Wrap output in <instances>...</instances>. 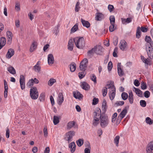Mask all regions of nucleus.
Here are the masks:
<instances>
[{
	"mask_svg": "<svg viewBox=\"0 0 153 153\" xmlns=\"http://www.w3.org/2000/svg\"><path fill=\"white\" fill-rule=\"evenodd\" d=\"M39 82V80L36 78H34V79H31L28 81V82L27 84V86H33L34 83L38 84Z\"/></svg>",
	"mask_w": 153,
	"mask_h": 153,
	"instance_id": "obj_12",
	"label": "nucleus"
},
{
	"mask_svg": "<svg viewBox=\"0 0 153 153\" xmlns=\"http://www.w3.org/2000/svg\"><path fill=\"white\" fill-rule=\"evenodd\" d=\"M127 113V110L126 109H123L118 116L117 119L116 120L117 125H118L122 119L124 117Z\"/></svg>",
	"mask_w": 153,
	"mask_h": 153,
	"instance_id": "obj_6",
	"label": "nucleus"
},
{
	"mask_svg": "<svg viewBox=\"0 0 153 153\" xmlns=\"http://www.w3.org/2000/svg\"><path fill=\"white\" fill-rule=\"evenodd\" d=\"M99 119L93 118V125L94 126H96L99 123Z\"/></svg>",
	"mask_w": 153,
	"mask_h": 153,
	"instance_id": "obj_35",
	"label": "nucleus"
},
{
	"mask_svg": "<svg viewBox=\"0 0 153 153\" xmlns=\"http://www.w3.org/2000/svg\"><path fill=\"white\" fill-rule=\"evenodd\" d=\"M124 104V102L123 101H117L115 104L117 106L122 105Z\"/></svg>",
	"mask_w": 153,
	"mask_h": 153,
	"instance_id": "obj_58",
	"label": "nucleus"
},
{
	"mask_svg": "<svg viewBox=\"0 0 153 153\" xmlns=\"http://www.w3.org/2000/svg\"><path fill=\"white\" fill-rule=\"evenodd\" d=\"M145 40L148 44L149 43L150 44L148 48L153 47V43L151 41V39L150 36H146L145 37Z\"/></svg>",
	"mask_w": 153,
	"mask_h": 153,
	"instance_id": "obj_16",
	"label": "nucleus"
},
{
	"mask_svg": "<svg viewBox=\"0 0 153 153\" xmlns=\"http://www.w3.org/2000/svg\"><path fill=\"white\" fill-rule=\"evenodd\" d=\"M127 43L124 40H122L120 41V47H123V48H125L126 47L127 45Z\"/></svg>",
	"mask_w": 153,
	"mask_h": 153,
	"instance_id": "obj_37",
	"label": "nucleus"
},
{
	"mask_svg": "<svg viewBox=\"0 0 153 153\" xmlns=\"http://www.w3.org/2000/svg\"><path fill=\"white\" fill-rule=\"evenodd\" d=\"M78 29V25L76 24L71 29V33H74Z\"/></svg>",
	"mask_w": 153,
	"mask_h": 153,
	"instance_id": "obj_38",
	"label": "nucleus"
},
{
	"mask_svg": "<svg viewBox=\"0 0 153 153\" xmlns=\"http://www.w3.org/2000/svg\"><path fill=\"white\" fill-rule=\"evenodd\" d=\"M81 86L83 89L85 90H88L90 88L88 84L85 82H83L81 83Z\"/></svg>",
	"mask_w": 153,
	"mask_h": 153,
	"instance_id": "obj_20",
	"label": "nucleus"
},
{
	"mask_svg": "<svg viewBox=\"0 0 153 153\" xmlns=\"http://www.w3.org/2000/svg\"><path fill=\"white\" fill-rule=\"evenodd\" d=\"M95 50V53L97 54H100L102 53V48H93Z\"/></svg>",
	"mask_w": 153,
	"mask_h": 153,
	"instance_id": "obj_42",
	"label": "nucleus"
},
{
	"mask_svg": "<svg viewBox=\"0 0 153 153\" xmlns=\"http://www.w3.org/2000/svg\"><path fill=\"white\" fill-rule=\"evenodd\" d=\"M102 95L104 97L107 94V88L104 87L102 89Z\"/></svg>",
	"mask_w": 153,
	"mask_h": 153,
	"instance_id": "obj_52",
	"label": "nucleus"
},
{
	"mask_svg": "<svg viewBox=\"0 0 153 153\" xmlns=\"http://www.w3.org/2000/svg\"><path fill=\"white\" fill-rule=\"evenodd\" d=\"M117 116V114L116 113H114L112 117L111 122L112 123H114L115 121L116 117Z\"/></svg>",
	"mask_w": 153,
	"mask_h": 153,
	"instance_id": "obj_48",
	"label": "nucleus"
},
{
	"mask_svg": "<svg viewBox=\"0 0 153 153\" xmlns=\"http://www.w3.org/2000/svg\"><path fill=\"white\" fill-rule=\"evenodd\" d=\"M140 30L143 32H146L147 31L148 29L146 27H141L140 28Z\"/></svg>",
	"mask_w": 153,
	"mask_h": 153,
	"instance_id": "obj_63",
	"label": "nucleus"
},
{
	"mask_svg": "<svg viewBox=\"0 0 153 153\" xmlns=\"http://www.w3.org/2000/svg\"><path fill=\"white\" fill-rule=\"evenodd\" d=\"M140 57L142 61L145 64L149 65H151V62L149 59H146L143 56H141Z\"/></svg>",
	"mask_w": 153,
	"mask_h": 153,
	"instance_id": "obj_17",
	"label": "nucleus"
},
{
	"mask_svg": "<svg viewBox=\"0 0 153 153\" xmlns=\"http://www.w3.org/2000/svg\"><path fill=\"white\" fill-rule=\"evenodd\" d=\"M40 62L38 61L36 65L33 67V70L36 73H39L41 71V67L40 66Z\"/></svg>",
	"mask_w": 153,
	"mask_h": 153,
	"instance_id": "obj_13",
	"label": "nucleus"
},
{
	"mask_svg": "<svg viewBox=\"0 0 153 153\" xmlns=\"http://www.w3.org/2000/svg\"><path fill=\"white\" fill-rule=\"evenodd\" d=\"M19 82L21 88L22 90H24L25 88V79L23 75L20 76Z\"/></svg>",
	"mask_w": 153,
	"mask_h": 153,
	"instance_id": "obj_9",
	"label": "nucleus"
},
{
	"mask_svg": "<svg viewBox=\"0 0 153 153\" xmlns=\"http://www.w3.org/2000/svg\"><path fill=\"white\" fill-rule=\"evenodd\" d=\"M64 100V98L62 94V93H59L58 94L57 100V102L58 104L61 105Z\"/></svg>",
	"mask_w": 153,
	"mask_h": 153,
	"instance_id": "obj_10",
	"label": "nucleus"
},
{
	"mask_svg": "<svg viewBox=\"0 0 153 153\" xmlns=\"http://www.w3.org/2000/svg\"><path fill=\"white\" fill-rule=\"evenodd\" d=\"M101 110L98 108H96L93 113V118L100 119V118L102 117L101 116Z\"/></svg>",
	"mask_w": 153,
	"mask_h": 153,
	"instance_id": "obj_8",
	"label": "nucleus"
},
{
	"mask_svg": "<svg viewBox=\"0 0 153 153\" xmlns=\"http://www.w3.org/2000/svg\"><path fill=\"white\" fill-rule=\"evenodd\" d=\"M59 122V117L56 116H54L53 118V123L54 125H56Z\"/></svg>",
	"mask_w": 153,
	"mask_h": 153,
	"instance_id": "obj_36",
	"label": "nucleus"
},
{
	"mask_svg": "<svg viewBox=\"0 0 153 153\" xmlns=\"http://www.w3.org/2000/svg\"><path fill=\"white\" fill-rule=\"evenodd\" d=\"M76 145L74 142L70 143L69 146V148L70 149V151L72 153H74L76 149Z\"/></svg>",
	"mask_w": 153,
	"mask_h": 153,
	"instance_id": "obj_19",
	"label": "nucleus"
},
{
	"mask_svg": "<svg viewBox=\"0 0 153 153\" xmlns=\"http://www.w3.org/2000/svg\"><path fill=\"white\" fill-rule=\"evenodd\" d=\"M15 9L17 11L20 10V5L19 3H16L15 5Z\"/></svg>",
	"mask_w": 153,
	"mask_h": 153,
	"instance_id": "obj_60",
	"label": "nucleus"
},
{
	"mask_svg": "<svg viewBox=\"0 0 153 153\" xmlns=\"http://www.w3.org/2000/svg\"><path fill=\"white\" fill-rule=\"evenodd\" d=\"M80 3L79 1L77 2L75 6V11L76 12H78L79 11L80 7H79Z\"/></svg>",
	"mask_w": 153,
	"mask_h": 153,
	"instance_id": "obj_49",
	"label": "nucleus"
},
{
	"mask_svg": "<svg viewBox=\"0 0 153 153\" xmlns=\"http://www.w3.org/2000/svg\"><path fill=\"white\" fill-rule=\"evenodd\" d=\"M14 54V51L12 48H10L8 49L6 54V57L8 58H10Z\"/></svg>",
	"mask_w": 153,
	"mask_h": 153,
	"instance_id": "obj_15",
	"label": "nucleus"
},
{
	"mask_svg": "<svg viewBox=\"0 0 153 153\" xmlns=\"http://www.w3.org/2000/svg\"><path fill=\"white\" fill-rule=\"evenodd\" d=\"M43 133L45 137H46L48 135V132L47 128L46 127H44L43 129Z\"/></svg>",
	"mask_w": 153,
	"mask_h": 153,
	"instance_id": "obj_55",
	"label": "nucleus"
},
{
	"mask_svg": "<svg viewBox=\"0 0 153 153\" xmlns=\"http://www.w3.org/2000/svg\"><path fill=\"white\" fill-rule=\"evenodd\" d=\"M88 60L86 58H85L83 59L81 62L79 66L80 69L81 70L85 71L87 66Z\"/></svg>",
	"mask_w": 153,
	"mask_h": 153,
	"instance_id": "obj_5",
	"label": "nucleus"
},
{
	"mask_svg": "<svg viewBox=\"0 0 153 153\" xmlns=\"http://www.w3.org/2000/svg\"><path fill=\"white\" fill-rule=\"evenodd\" d=\"M97 14V15L95 17L96 20L101 21L104 18L103 15L102 13H98Z\"/></svg>",
	"mask_w": 153,
	"mask_h": 153,
	"instance_id": "obj_24",
	"label": "nucleus"
},
{
	"mask_svg": "<svg viewBox=\"0 0 153 153\" xmlns=\"http://www.w3.org/2000/svg\"><path fill=\"white\" fill-rule=\"evenodd\" d=\"M111 25L109 26V29L111 32H113L116 29V27L114 26V24H111Z\"/></svg>",
	"mask_w": 153,
	"mask_h": 153,
	"instance_id": "obj_47",
	"label": "nucleus"
},
{
	"mask_svg": "<svg viewBox=\"0 0 153 153\" xmlns=\"http://www.w3.org/2000/svg\"><path fill=\"white\" fill-rule=\"evenodd\" d=\"M140 27H138L137 28L136 36L137 38L139 39L141 36V32L140 31Z\"/></svg>",
	"mask_w": 153,
	"mask_h": 153,
	"instance_id": "obj_31",
	"label": "nucleus"
},
{
	"mask_svg": "<svg viewBox=\"0 0 153 153\" xmlns=\"http://www.w3.org/2000/svg\"><path fill=\"white\" fill-rule=\"evenodd\" d=\"M107 88L109 89V96L111 100H112L114 99L116 95V88L112 84L107 85Z\"/></svg>",
	"mask_w": 153,
	"mask_h": 153,
	"instance_id": "obj_2",
	"label": "nucleus"
},
{
	"mask_svg": "<svg viewBox=\"0 0 153 153\" xmlns=\"http://www.w3.org/2000/svg\"><path fill=\"white\" fill-rule=\"evenodd\" d=\"M6 39L5 38L1 37L0 38V48H2L6 44Z\"/></svg>",
	"mask_w": 153,
	"mask_h": 153,
	"instance_id": "obj_23",
	"label": "nucleus"
},
{
	"mask_svg": "<svg viewBox=\"0 0 153 153\" xmlns=\"http://www.w3.org/2000/svg\"><path fill=\"white\" fill-rule=\"evenodd\" d=\"M74 97L76 99H79L81 98V96L82 95L78 91H76L73 92Z\"/></svg>",
	"mask_w": 153,
	"mask_h": 153,
	"instance_id": "obj_28",
	"label": "nucleus"
},
{
	"mask_svg": "<svg viewBox=\"0 0 153 153\" xmlns=\"http://www.w3.org/2000/svg\"><path fill=\"white\" fill-rule=\"evenodd\" d=\"M74 39H69L68 45V48H73L74 47Z\"/></svg>",
	"mask_w": 153,
	"mask_h": 153,
	"instance_id": "obj_33",
	"label": "nucleus"
},
{
	"mask_svg": "<svg viewBox=\"0 0 153 153\" xmlns=\"http://www.w3.org/2000/svg\"><path fill=\"white\" fill-rule=\"evenodd\" d=\"M81 22L82 25L84 27L87 28H88L90 27V24L88 21L84 20L83 19H81Z\"/></svg>",
	"mask_w": 153,
	"mask_h": 153,
	"instance_id": "obj_25",
	"label": "nucleus"
},
{
	"mask_svg": "<svg viewBox=\"0 0 153 153\" xmlns=\"http://www.w3.org/2000/svg\"><path fill=\"white\" fill-rule=\"evenodd\" d=\"M30 94L31 98L33 100L37 99L39 96V93L35 87L31 88L30 90Z\"/></svg>",
	"mask_w": 153,
	"mask_h": 153,
	"instance_id": "obj_3",
	"label": "nucleus"
},
{
	"mask_svg": "<svg viewBox=\"0 0 153 153\" xmlns=\"http://www.w3.org/2000/svg\"><path fill=\"white\" fill-rule=\"evenodd\" d=\"M150 93L148 91H146L144 93V96L147 98L149 97L150 96Z\"/></svg>",
	"mask_w": 153,
	"mask_h": 153,
	"instance_id": "obj_61",
	"label": "nucleus"
},
{
	"mask_svg": "<svg viewBox=\"0 0 153 153\" xmlns=\"http://www.w3.org/2000/svg\"><path fill=\"white\" fill-rule=\"evenodd\" d=\"M120 137L119 136H117L114 138V142L116 144V146H118L119 143Z\"/></svg>",
	"mask_w": 153,
	"mask_h": 153,
	"instance_id": "obj_39",
	"label": "nucleus"
},
{
	"mask_svg": "<svg viewBox=\"0 0 153 153\" xmlns=\"http://www.w3.org/2000/svg\"><path fill=\"white\" fill-rule=\"evenodd\" d=\"M56 80L53 79H50L48 82V85L49 86H52L54 83L56 82Z\"/></svg>",
	"mask_w": 153,
	"mask_h": 153,
	"instance_id": "obj_45",
	"label": "nucleus"
},
{
	"mask_svg": "<svg viewBox=\"0 0 153 153\" xmlns=\"http://www.w3.org/2000/svg\"><path fill=\"white\" fill-rule=\"evenodd\" d=\"M48 62L49 65H52L54 63V57L53 55L52 54H50L48 55Z\"/></svg>",
	"mask_w": 153,
	"mask_h": 153,
	"instance_id": "obj_14",
	"label": "nucleus"
},
{
	"mask_svg": "<svg viewBox=\"0 0 153 153\" xmlns=\"http://www.w3.org/2000/svg\"><path fill=\"white\" fill-rule=\"evenodd\" d=\"M121 97L123 100H126L128 98V95L126 93L123 92L121 94Z\"/></svg>",
	"mask_w": 153,
	"mask_h": 153,
	"instance_id": "obj_44",
	"label": "nucleus"
},
{
	"mask_svg": "<svg viewBox=\"0 0 153 153\" xmlns=\"http://www.w3.org/2000/svg\"><path fill=\"white\" fill-rule=\"evenodd\" d=\"M85 73L84 72V71L79 72L78 74V75L79 78L82 79L85 76Z\"/></svg>",
	"mask_w": 153,
	"mask_h": 153,
	"instance_id": "obj_46",
	"label": "nucleus"
},
{
	"mask_svg": "<svg viewBox=\"0 0 153 153\" xmlns=\"http://www.w3.org/2000/svg\"><path fill=\"white\" fill-rule=\"evenodd\" d=\"M6 34L7 38L8 39L7 42H9V43H11L12 38V33L11 32L8 31H7Z\"/></svg>",
	"mask_w": 153,
	"mask_h": 153,
	"instance_id": "obj_21",
	"label": "nucleus"
},
{
	"mask_svg": "<svg viewBox=\"0 0 153 153\" xmlns=\"http://www.w3.org/2000/svg\"><path fill=\"white\" fill-rule=\"evenodd\" d=\"M99 101V99L98 98H94L93 100L92 104L95 105L98 103Z\"/></svg>",
	"mask_w": 153,
	"mask_h": 153,
	"instance_id": "obj_56",
	"label": "nucleus"
},
{
	"mask_svg": "<svg viewBox=\"0 0 153 153\" xmlns=\"http://www.w3.org/2000/svg\"><path fill=\"white\" fill-rule=\"evenodd\" d=\"M70 71L71 72H74L76 69V64L74 62H72L69 65Z\"/></svg>",
	"mask_w": 153,
	"mask_h": 153,
	"instance_id": "obj_27",
	"label": "nucleus"
},
{
	"mask_svg": "<svg viewBox=\"0 0 153 153\" xmlns=\"http://www.w3.org/2000/svg\"><path fill=\"white\" fill-rule=\"evenodd\" d=\"M118 53V48H114L113 53V56L115 57H117V54Z\"/></svg>",
	"mask_w": 153,
	"mask_h": 153,
	"instance_id": "obj_50",
	"label": "nucleus"
},
{
	"mask_svg": "<svg viewBox=\"0 0 153 153\" xmlns=\"http://www.w3.org/2000/svg\"><path fill=\"white\" fill-rule=\"evenodd\" d=\"M146 51L149 57L152 59L153 58V48H146Z\"/></svg>",
	"mask_w": 153,
	"mask_h": 153,
	"instance_id": "obj_18",
	"label": "nucleus"
},
{
	"mask_svg": "<svg viewBox=\"0 0 153 153\" xmlns=\"http://www.w3.org/2000/svg\"><path fill=\"white\" fill-rule=\"evenodd\" d=\"M133 90L134 91L136 94L139 97H141L142 95V91L139 89L137 88L134 87H133Z\"/></svg>",
	"mask_w": 153,
	"mask_h": 153,
	"instance_id": "obj_30",
	"label": "nucleus"
},
{
	"mask_svg": "<svg viewBox=\"0 0 153 153\" xmlns=\"http://www.w3.org/2000/svg\"><path fill=\"white\" fill-rule=\"evenodd\" d=\"M75 123V122L74 121H71L69 122L67 125V128H71L74 126Z\"/></svg>",
	"mask_w": 153,
	"mask_h": 153,
	"instance_id": "obj_40",
	"label": "nucleus"
},
{
	"mask_svg": "<svg viewBox=\"0 0 153 153\" xmlns=\"http://www.w3.org/2000/svg\"><path fill=\"white\" fill-rule=\"evenodd\" d=\"M147 153H152L153 152V141L149 143L146 149Z\"/></svg>",
	"mask_w": 153,
	"mask_h": 153,
	"instance_id": "obj_11",
	"label": "nucleus"
},
{
	"mask_svg": "<svg viewBox=\"0 0 153 153\" xmlns=\"http://www.w3.org/2000/svg\"><path fill=\"white\" fill-rule=\"evenodd\" d=\"M75 132L73 131H70L67 133L65 139L68 141V142L72 140V137L75 135Z\"/></svg>",
	"mask_w": 153,
	"mask_h": 153,
	"instance_id": "obj_7",
	"label": "nucleus"
},
{
	"mask_svg": "<svg viewBox=\"0 0 153 153\" xmlns=\"http://www.w3.org/2000/svg\"><path fill=\"white\" fill-rule=\"evenodd\" d=\"M140 105L142 107H144L146 106V103L144 100H141L140 101Z\"/></svg>",
	"mask_w": 153,
	"mask_h": 153,
	"instance_id": "obj_51",
	"label": "nucleus"
},
{
	"mask_svg": "<svg viewBox=\"0 0 153 153\" xmlns=\"http://www.w3.org/2000/svg\"><path fill=\"white\" fill-rule=\"evenodd\" d=\"M91 79L92 81L94 82V83H96V77L94 74H92L91 76Z\"/></svg>",
	"mask_w": 153,
	"mask_h": 153,
	"instance_id": "obj_57",
	"label": "nucleus"
},
{
	"mask_svg": "<svg viewBox=\"0 0 153 153\" xmlns=\"http://www.w3.org/2000/svg\"><path fill=\"white\" fill-rule=\"evenodd\" d=\"M109 120L107 116H102L100 119V125L102 128H105L108 124Z\"/></svg>",
	"mask_w": 153,
	"mask_h": 153,
	"instance_id": "obj_4",
	"label": "nucleus"
},
{
	"mask_svg": "<svg viewBox=\"0 0 153 153\" xmlns=\"http://www.w3.org/2000/svg\"><path fill=\"white\" fill-rule=\"evenodd\" d=\"M114 41L113 42L114 45L116 46L117 45L118 39L117 37H115L114 38Z\"/></svg>",
	"mask_w": 153,
	"mask_h": 153,
	"instance_id": "obj_62",
	"label": "nucleus"
},
{
	"mask_svg": "<svg viewBox=\"0 0 153 153\" xmlns=\"http://www.w3.org/2000/svg\"><path fill=\"white\" fill-rule=\"evenodd\" d=\"M145 122L146 123L149 125H151L152 124L153 121L149 117H147L146 118Z\"/></svg>",
	"mask_w": 153,
	"mask_h": 153,
	"instance_id": "obj_34",
	"label": "nucleus"
},
{
	"mask_svg": "<svg viewBox=\"0 0 153 153\" xmlns=\"http://www.w3.org/2000/svg\"><path fill=\"white\" fill-rule=\"evenodd\" d=\"M128 99L130 103L131 104H132L133 102L134 97L131 91L129 93Z\"/></svg>",
	"mask_w": 153,
	"mask_h": 153,
	"instance_id": "obj_26",
	"label": "nucleus"
},
{
	"mask_svg": "<svg viewBox=\"0 0 153 153\" xmlns=\"http://www.w3.org/2000/svg\"><path fill=\"white\" fill-rule=\"evenodd\" d=\"M141 88L143 90H145L146 88V84L142 82L141 84Z\"/></svg>",
	"mask_w": 153,
	"mask_h": 153,
	"instance_id": "obj_64",
	"label": "nucleus"
},
{
	"mask_svg": "<svg viewBox=\"0 0 153 153\" xmlns=\"http://www.w3.org/2000/svg\"><path fill=\"white\" fill-rule=\"evenodd\" d=\"M74 41L77 48H83L85 47V41L83 37H75L74 39Z\"/></svg>",
	"mask_w": 153,
	"mask_h": 153,
	"instance_id": "obj_1",
	"label": "nucleus"
},
{
	"mask_svg": "<svg viewBox=\"0 0 153 153\" xmlns=\"http://www.w3.org/2000/svg\"><path fill=\"white\" fill-rule=\"evenodd\" d=\"M122 23L123 24H126L131 22L132 20V19L131 18H128L126 19L124 18H121Z\"/></svg>",
	"mask_w": 153,
	"mask_h": 153,
	"instance_id": "obj_22",
	"label": "nucleus"
},
{
	"mask_svg": "<svg viewBox=\"0 0 153 153\" xmlns=\"http://www.w3.org/2000/svg\"><path fill=\"white\" fill-rule=\"evenodd\" d=\"M77 145L79 146H81L83 143V139H79L76 141Z\"/></svg>",
	"mask_w": 153,
	"mask_h": 153,
	"instance_id": "obj_41",
	"label": "nucleus"
},
{
	"mask_svg": "<svg viewBox=\"0 0 153 153\" xmlns=\"http://www.w3.org/2000/svg\"><path fill=\"white\" fill-rule=\"evenodd\" d=\"M109 20L111 24H114L115 22V18L114 16H111L109 17Z\"/></svg>",
	"mask_w": 153,
	"mask_h": 153,
	"instance_id": "obj_43",
	"label": "nucleus"
},
{
	"mask_svg": "<svg viewBox=\"0 0 153 153\" xmlns=\"http://www.w3.org/2000/svg\"><path fill=\"white\" fill-rule=\"evenodd\" d=\"M117 70L119 75L120 76H122L124 74V73L122 69L121 68L118 69Z\"/></svg>",
	"mask_w": 153,
	"mask_h": 153,
	"instance_id": "obj_54",
	"label": "nucleus"
},
{
	"mask_svg": "<svg viewBox=\"0 0 153 153\" xmlns=\"http://www.w3.org/2000/svg\"><path fill=\"white\" fill-rule=\"evenodd\" d=\"M7 71L11 74H15L16 71L14 68L12 66H9L7 68Z\"/></svg>",
	"mask_w": 153,
	"mask_h": 153,
	"instance_id": "obj_29",
	"label": "nucleus"
},
{
	"mask_svg": "<svg viewBox=\"0 0 153 153\" xmlns=\"http://www.w3.org/2000/svg\"><path fill=\"white\" fill-rule=\"evenodd\" d=\"M94 49L92 48L91 50H89L87 52V56L88 57H91L95 53Z\"/></svg>",
	"mask_w": 153,
	"mask_h": 153,
	"instance_id": "obj_32",
	"label": "nucleus"
},
{
	"mask_svg": "<svg viewBox=\"0 0 153 153\" xmlns=\"http://www.w3.org/2000/svg\"><path fill=\"white\" fill-rule=\"evenodd\" d=\"M112 68V63L111 61L109 62L108 65V68L109 71H110L111 70Z\"/></svg>",
	"mask_w": 153,
	"mask_h": 153,
	"instance_id": "obj_53",
	"label": "nucleus"
},
{
	"mask_svg": "<svg viewBox=\"0 0 153 153\" xmlns=\"http://www.w3.org/2000/svg\"><path fill=\"white\" fill-rule=\"evenodd\" d=\"M108 8L110 12H111L114 9V7L113 5L109 4L108 6Z\"/></svg>",
	"mask_w": 153,
	"mask_h": 153,
	"instance_id": "obj_59",
	"label": "nucleus"
}]
</instances>
